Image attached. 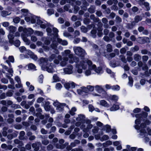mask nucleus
<instances>
[{"mask_svg": "<svg viewBox=\"0 0 151 151\" xmlns=\"http://www.w3.org/2000/svg\"><path fill=\"white\" fill-rule=\"evenodd\" d=\"M100 105L108 107L109 106V104L107 102L104 100H102L100 101Z\"/></svg>", "mask_w": 151, "mask_h": 151, "instance_id": "obj_36", "label": "nucleus"}, {"mask_svg": "<svg viewBox=\"0 0 151 151\" xmlns=\"http://www.w3.org/2000/svg\"><path fill=\"white\" fill-rule=\"evenodd\" d=\"M118 97L116 95H111L109 97L108 99L109 101H111L114 102H116L118 100Z\"/></svg>", "mask_w": 151, "mask_h": 151, "instance_id": "obj_18", "label": "nucleus"}, {"mask_svg": "<svg viewBox=\"0 0 151 151\" xmlns=\"http://www.w3.org/2000/svg\"><path fill=\"white\" fill-rule=\"evenodd\" d=\"M47 12L49 15H51L54 13L53 10L51 9H48L47 10Z\"/></svg>", "mask_w": 151, "mask_h": 151, "instance_id": "obj_61", "label": "nucleus"}, {"mask_svg": "<svg viewBox=\"0 0 151 151\" xmlns=\"http://www.w3.org/2000/svg\"><path fill=\"white\" fill-rule=\"evenodd\" d=\"M1 15L2 17H5L9 15V14L8 13V12L7 11H3L1 12Z\"/></svg>", "mask_w": 151, "mask_h": 151, "instance_id": "obj_58", "label": "nucleus"}, {"mask_svg": "<svg viewBox=\"0 0 151 151\" xmlns=\"http://www.w3.org/2000/svg\"><path fill=\"white\" fill-rule=\"evenodd\" d=\"M142 19V17L141 16L139 15H136L134 18V21H133L134 23L138 22L139 21H141Z\"/></svg>", "mask_w": 151, "mask_h": 151, "instance_id": "obj_24", "label": "nucleus"}, {"mask_svg": "<svg viewBox=\"0 0 151 151\" xmlns=\"http://www.w3.org/2000/svg\"><path fill=\"white\" fill-rule=\"evenodd\" d=\"M147 116V114L143 112L142 114H138L135 115V117L138 118L135 121V123L136 124L135 126V128L137 129H141L145 128L146 125L144 123H142L139 126L138 125L140 123L141 120L143 119V117L146 118Z\"/></svg>", "mask_w": 151, "mask_h": 151, "instance_id": "obj_2", "label": "nucleus"}, {"mask_svg": "<svg viewBox=\"0 0 151 151\" xmlns=\"http://www.w3.org/2000/svg\"><path fill=\"white\" fill-rule=\"evenodd\" d=\"M141 52L143 55L148 54L149 56H151V52L148 51V50L147 49H142L141 50Z\"/></svg>", "mask_w": 151, "mask_h": 151, "instance_id": "obj_26", "label": "nucleus"}, {"mask_svg": "<svg viewBox=\"0 0 151 151\" xmlns=\"http://www.w3.org/2000/svg\"><path fill=\"white\" fill-rule=\"evenodd\" d=\"M87 65H88L89 69L94 70L97 73L99 74L102 72V68L101 67L96 68V65L94 64L93 65L92 61L89 60H88L86 61H82L80 62V64H76V69L77 72L79 73H82L83 72L82 69H86L87 67Z\"/></svg>", "mask_w": 151, "mask_h": 151, "instance_id": "obj_1", "label": "nucleus"}, {"mask_svg": "<svg viewBox=\"0 0 151 151\" xmlns=\"http://www.w3.org/2000/svg\"><path fill=\"white\" fill-rule=\"evenodd\" d=\"M34 32L33 30L31 28H28V29L25 28L23 30V33L22 34H24L26 35V36L27 37L30 36Z\"/></svg>", "mask_w": 151, "mask_h": 151, "instance_id": "obj_9", "label": "nucleus"}, {"mask_svg": "<svg viewBox=\"0 0 151 151\" xmlns=\"http://www.w3.org/2000/svg\"><path fill=\"white\" fill-rule=\"evenodd\" d=\"M21 11L22 13L24 15H26L27 14L28 12V10L27 9H21Z\"/></svg>", "mask_w": 151, "mask_h": 151, "instance_id": "obj_64", "label": "nucleus"}, {"mask_svg": "<svg viewBox=\"0 0 151 151\" xmlns=\"http://www.w3.org/2000/svg\"><path fill=\"white\" fill-rule=\"evenodd\" d=\"M35 35L38 36H42L43 35V33L41 31H35L34 32Z\"/></svg>", "mask_w": 151, "mask_h": 151, "instance_id": "obj_48", "label": "nucleus"}, {"mask_svg": "<svg viewBox=\"0 0 151 151\" xmlns=\"http://www.w3.org/2000/svg\"><path fill=\"white\" fill-rule=\"evenodd\" d=\"M93 48L95 50L96 53L98 56H100L101 54L100 50L99 49L98 46L94 44L92 45Z\"/></svg>", "mask_w": 151, "mask_h": 151, "instance_id": "obj_17", "label": "nucleus"}, {"mask_svg": "<svg viewBox=\"0 0 151 151\" xmlns=\"http://www.w3.org/2000/svg\"><path fill=\"white\" fill-rule=\"evenodd\" d=\"M85 118V116L82 114H80L78 115V117H77L76 120L78 121H81L84 119Z\"/></svg>", "mask_w": 151, "mask_h": 151, "instance_id": "obj_40", "label": "nucleus"}, {"mask_svg": "<svg viewBox=\"0 0 151 151\" xmlns=\"http://www.w3.org/2000/svg\"><path fill=\"white\" fill-rule=\"evenodd\" d=\"M71 51L69 50H65L64 52H62V56L63 57H67L68 56V58L70 59L73 57V54H70Z\"/></svg>", "mask_w": 151, "mask_h": 151, "instance_id": "obj_6", "label": "nucleus"}, {"mask_svg": "<svg viewBox=\"0 0 151 151\" xmlns=\"http://www.w3.org/2000/svg\"><path fill=\"white\" fill-rule=\"evenodd\" d=\"M119 109V106L118 105L114 104L113 106L110 109L111 111H114L118 109Z\"/></svg>", "mask_w": 151, "mask_h": 151, "instance_id": "obj_41", "label": "nucleus"}, {"mask_svg": "<svg viewBox=\"0 0 151 151\" xmlns=\"http://www.w3.org/2000/svg\"><path fill=\"white\" fill-rule=\"evenodd\" d=\"M115 19L117 23H120L122 22V19L118 16H116L115 18Z\"/></svg>", "mask_w": 151, "mask_h": 151, "instance_id": "obj_51", "label": "nucleus"}, {"mask_svg": "<svg viewBox=\"0 0 151 151\" xmlns=\"http://www.w3.org/2000/svg\"><path fill=\"white\" fill-rule=\"evenodd\" d=\"M99 129L98 127L95 126L92 129V132L94 134H96L98 132Z\"/></svg>", "mask_w": 151, "mask_h": 151, "instance_id": "obj_49", "label": "nucleus"}, {"mask_svg": "<svg viewBox=\"0 0 151 151\" xmlns=\"http://www.w3.org/2000/svg\"><path fill=\"white\" fill-rule=\"evenodd\" d=\"M58 44L55 41H53L52 44L51 45V47L53 49H56L57 48Z\"/></svg>", "mask_w": 151, "mask_h": 151, "instance_id": "obj_42", "label": "nucleus"}, {"mask_svg": "<svg viewBox=\"0 0 151 151\" xmlns=\"http://www.w3.org/2000/svg\"><path fill=\"white\" fill-rule=\"evenodd\" d=\"M139 49V47L137 45L135 46L134 47L131 48V50L133 52L138 51Z\"/></svg>", "mask_w": 151, "mask_h": 151, "instance_id": "obj_56", "label": "nucleus"}, {"mask_svg": "<svg viewBox=\"0 0 151 151\" xmlns=\"http://www.w3.org/2000/svg\"><path fill=\"white\" fill-rule=\"evenodd\" d=\"M112 144V141L110 140H108L106 141L105 142L103 143L102 145L104 147H108V146L111 145Z\"/></svg>", "mask_w": 151, "mask_h": 151, "instance_id": "obj_37", "label": "nucleus"}, {"mask_svg": "<svg viewBox=\"0 0 151 151\" xmlns=\"http://www.w3.org/2000/svg\"><path fill=\"white\" fill-rule=\"evenodd\" d=\"M81 31L84 33H86L88 31L87 28L84 26H82L81 27Z\"/></svg>", "mask_w": 151, "mask_h": 151, "instance_id": "obj_60", "label": "nucleus"}, {"mask_svg": "<svg viewBox=\"0 0 151 151\" xmlns=\"http://www.w3.org/2000/svg\"><path fill=\"white\" fill-rule=\"evenodd\" d=\"M69 60L68 58V57H63L62 59L60 60V65L63 67L66 65L68 61Z\"/></svg>", "mask_w": 151, "mask_h": 151, "instance_id": "obj_16", "label": "nucleus"}, {"mask_svg": "<svg viewBox=\"0 0 151 151\" xmlns=\"http://www.w3.org/2000/svg\"><path fill=\"white\" fill-rule=\"evenodd\" d=\"M129 82L128 83L129 85L131 86L133 85V80L131 76L129 77Z\"/></svg>", "mask_w": 151, "mask_h": 151, "instance_id": "obj_54", "label": "nucleus"}, {"mask_svg": "<svg viewBox=\"0 0 151 151\" xmlns=\"http://www.w3.org/2000/svg\"><path fill=\"white\" fill-rule=\"evenodd\" d=\"M65 142L64 140L63 139H59V143H56L55 145V147L57 149H64L66 145L69 144L68 142H66L63 144Z\"/></svg>", "mask_w": 151, "mask_h": 151, "instance_id": "obj_5", "label": "nucleus"}, {"mask_svg": "<svg viewBox=\"0 0 151 151\" xmlns=\"http://www.w3.org/2000/svg\"><path fill=\"white\" fill-rule=\"evenodd\" d=\"M95 89L99 92H101L103 91V90L101 86L96 85L95 86Z\"/></svg>", "mask_w": 151, "mask_h": 151, "instance_id": "obj_44", "label": "nucleus"}, {"mask_svg": "<svg viewBox=\"0 0 151 151\" xmlns=\"http://www.w3.org/2000/svg\"><path fill=\"white\" fill-rule=\"evenodd\" d=\"M37 24L40 25V27L43 29L45 28L47 25L46 21H43L41 20L40 19L37 20Z\"/></svg>", "mask_w": 151, "mask_h": 151, "instance_id": "obj_11", "label": "nucleus"}, {"mask_svg": "<svg viewBox=\"0 0 151 151\" xmlns=\"http://www.w3.org/2000/svg\"><path fill=\"white\" fill-rule=\"evenodd\" d=\"M53 78L54 81L53 82H56L59 81V78L58 76L56 74L53 76Z\"/></svg>", "mask_w": 151, "mask_h": 151, "instance_id": "obj_53", "label": "nucleus"}, {"mask_svg": "<svg viewBox=\"0 0 151 151\" xmlns=\"http://www.w3.org/2000/svg\"><path fill=\"white\" fill-rule=\"evenodd\" d=\"M134 60L137 61H140L141 59V56L138 54H135L134 55Z\"/></svg>", "mask_w": 151, "mask_h": 151, "instance_id": "obj_30", "label": "nucleus"}, {"mask_svg": "<svg viewBox=\"0 0 151 151\" xmlns=\"http://www.w3.org/2000/svg\"><path fill=\"white\" fill-rule=\"evenodd\" d=\"M40 17H38L36 16H31L30 21L32 23H34L36 22V21L37 22V20L38 19H40Z\"/></svg>", "mask_w": 151, "mask_h": 151, "instance_id": "obj_29", "label": "nucleus"}, {"mask_svg": "<svg viewBox=\"0 0 151 151\" xmlns=\"http://www.w3.org/2000/svg\"><path fill=\"white\" fill-rule=\"evenodd\" d=\"M51 40L50 39L48 38H46L44 41V44L46 45H49L50 43Z\"/></svg>", "mask_w": 151, "mask_h": 151, "instance_id": "obj_52", "label": "nucleus"}, {"mask_svg": "<svg viewBox=\"0 0 151 151\" xmlns=\"http://www.w3.org/2000/svg\"><path fill=\"white\" fill-rule=\"evenodd\" d=\"M102 129L106 130V132H109L111 131L110 126L108 125H106L103 127Z\"/></svg>", "mask_w": 151, "mask_h": 151, "instance_id": "obj_38", "label": "nucleus"}, {"mask_svg": "<svg viewBox=\"0 0 151 151\" xmlns=\"http://www.w3.org/2000/svg\"><path fill=\"white\" fill-rule=\"evenodd\" d=\"M149 39L148 37H139L138 38L137 42L140 44H143L146 42V41H149Z\"/></svg>", "mask_w": 151, "mask_h": 151, "instance_id": "obj_13", "label": "nucleus"}, {"mask_svg": "<svg viewBox=\"0 0 151 151\" xmlns=\"http://www.w3.org/2000/svg\"><path fill=\"white\" fill-rule=\"evenodd\" d=\"M103 29L101 28H99L98 29V33L97 34L98 36L100 37H101L103 33L102 32V30Z\"/></svg>", "mask_w": 151, "mask_h": 151, "instance_id": "obj_55", "label": "nucleus"}, {"mask_svg": "<svg viewBox=\"0 0 151 151\" xmlns=\"http://www.w3.org/2000/svg\"><path fill=\"white\" fill-rule=\"evenodd\" d=\"M73 50L75 54L77 56L82 58H84L86 55L84 50L80 47H74Z\"/></svg>", "mask_w": 151, "mask_h": 151, "instance_id": "obj_3", "label": "nucleus"}, {"mask_svg": "<svg viewBox=\"0 0 151 151\" xmlns=\"http://www.w3.org/2000/svg\"><path fill=\"white\" fill-rule=\"evenodd\" d=\"M51 63L48 67L47 66L45 68L44 67V68L42 69L43 70H46L49 73H52L54 71V70L52 67Z\"/></svg>", "mask_w": 151, "mask_h": 151, "instance_id": "obj_20", "label": "nucleus"}, {"mask_svg": "<svg viewBox=\"0 0 151 151\" xmlns=\"http://www.w3.org/2000/svg\"><path fill=\"white\" fill-rule=\"evenodd\" d=\"M41 145L42 144L41 142H35L33 143L32 145V146L35 151H38Z\"/></svg>", "mask_w": 151, "mask_h": 151, "instance_id": "obj_7", "label": "nucleus"}, {"mask_svg": "<svg viewBox=\"0 0 151 151\" xmlns=\"http://www.w3.org/2000/svg\"><path fill=\"white\" fill-rule=\"evenodd\" d=\"M109 139L108 136L106 135H104L103 136V137L100 139V140L101 141H103L104 140H106L108 139Z\"/></svg>", "mask_w": 151, "mask_h": 151, "instance_id": "obj_59", "label": "nucleus"}, {"mask_svg": "<svg viewBox=\"0 0 151 151\" xmlns=\"http://www.w3.org/2000/svg\"><path fill=\"white\" fill-rule=\"evenodd\" d=\"M120 60L123 63H126L127 62L125 57L124 55H121L119 56Z\"/></svg>", "mask_w": 151, "mask_h": 151, "instance_id": "obj_45", "label": "nucleus"}, {"mask_svg": "<svg viewBox=\"0 0 151 151\" xmlns=\"http://www.w3.org/2000/svg\"><path fill=\"white\" fill-rule=\"evenodd\" d=\"M8 60H6V62L8 64L9 67L11 66V64L9 61L12 62H14V57L12 56H9L8 58Z\"/></svg>", "mask_w": 151, "mask_h": 151, "instance_id": "obj_23", "label": "nucleus"}, {"mask_svg": "<svg viewBox=\"0 0 151 151\" xmlns=\"http://www.w3.org/2000/svg\"><path fill=\"white\" fill-rule=\"evenodd\" d=\"M96 30L95 29H93L91 31V36L93 38H96Z\"/></svg>", "mask_w": 151, "mask_h": 151, "instance_id": "obj_43", "label": "nucleus"}, {"mask_svg": "<svg viewBox=\"0 0 151 151\" xmlns=\"http://www.w3.org/2000/svg\"><path fill=\"white\" fill-rule=\"evenodd\" d=\"M139 132H140L139 134L140 136L142 138H143L147 135L146 130L144 129H140Z\"/></svg>", "mask_w": 151, "mask_h": 151, "instance_id": "obj_19", "label": "nucleus"}, {"mask_svg": "<svg viewBox=\"0 0 151 151\" xmlns=\"http://www.w3.org/2000/svg\"><path fill=\"white\" fill-rule=\"evenodd\" d=\"M50 103L49 102H47L45 103L44 108L46 111H48L50 110L51 107L50 105H49Z\"/></svg>", "mask_w": 151, "mask_h": 151, "instance_id": "obj_35", "label": "nucleus"}, {"mask_svg": "<svg viewBox=\"0 0 151 151\" xmlns=\"http://www.w3.org/2000/svg\"><path fill=\"white\" fill-rule=\"evenodd\" d=\"M57 40L58 42L62 45H66L68 44V42L65 40H63L61 39L58 38H57Z\"/></svg>", "mask_w": 151, "mask_h": 151, "instance_id": "obj_21", "label": "nucleus"}, {"mask_svg": "<svg viewBox=\"0 0 151 151\" xmlns=\"http://www.w3.org/2000/svg\"><path fill=\"white\" fill-rule=\"evenodd\" d=\"M29 53H31L30 54H28V55H30V58L32 59L35 60H37V55H35L33 52H32L31 51H30L29 52Z\"/></svg>", "mask_w": 151, "mask_h": 151, "instance_id": "obj_32", "label": "nucleus"}, {"mask_svg": "<svg viewBox=\"0 0 151 151\" xmlns=\"http://www.w3.org/2000/svg\"><path fill=\"white\" fill-rule=\"evenodd\" d=\"M65 87L67 89L70 88H75V84L73 82L66 83L64 84Z\"/></svg>", "mask_w": 151, "mask_h": 151, "instance_id": "obj_12", "label": "nucleus"}, {"mask_svg": "<svg viewBox=\"0 0 151 151\" xmlns=\"http://www.w3.org/2000/svg\"><path fill=\"white\" fill-rule=\"evenodd\" d=\"M25 134V133L24 131L20 132L19 133V138L21 140H23L24 138V136Z\"/></svg>", "mask_w": 151, "mask_h": 151, "instance_id": "obj_46", "label": "nucleus"}, {"mask_svg": "<svg viewBox=\"0 0 151 151\" xmlns=\"http://www.w3.org/2000/svg\"><path fill=\"white\" fill-rule=\"evenodd\" d=\"M14 142L16 144L18 145V148H20V147L24 145V144L22 142L20 141L17 139H15L14 140Z\"/></svg>", "mask_w": 151, "mask_h": 151, "instance_id": "obj_22", "label": "nucleus"}, {"mask_svg": "<svg viewBox=\"0 0 151 151\" xmlns=\"http://www.w3.org/2000/svg\"><path fill=\"white\" fill-rule=\"evenodd\" d=\"M8 37L9 39V42L11 44H13L14 42V35L12 34H11L10 33L8 35Z\"/></svg>", "mask_w": 151, "mask_h": 151, "instance_id": "obj_27", "label": "nucleus"}, {"mask_svg": "<svg viewBox=\"0 0 151 151\" xmlns=\"http://www.w3.org/2000/svg\"><path fill=\"white\" fill-rule=\"evenodd\" d=\"M27 67L29 70H36V66L32 63H30L27 65Z\"/></svg>", "mask_w": 151, "mask_h": 151, "instance_id": "obj_34", "label": "nucleus"}, {"mask_svg": "<svg viewBox=\"0 0 151 151\" xmlns=\"http://www.w3.org/2000/svg\"><path fill=\"white\" fill-rule=\"evenodd\" d=\"M74 13L76 14L77 13L78 11L79 10L80 8L78 6L76 5H75L74 6Z\"/></svg>", "mask_w": 151, "mask_h": 151, "instance_id": "obj_63", "label": "nucleus"}, {"mask_svg": "<svg viewBox=\"0 0 151 151\" xmlns=\"http://www.w3.org/2000/svg\"><path fill=\"white\" fill-rule=\"evenodd\" d=\"M115 53L114 52H112L110 53L108 55L107 58L109 60L113 58L115 56Z\"/></svg>", "mask_w": 151, "mask_h": 151, "instance_id": "obj_50", "label": "nucleus"}, {"mask_svg": "<svg viewBox=\"0 0 151 151\" xmlns=\"http://www.w3.org/2000/svg\"><path fill=\"white\" fill-rule=\"evenodd\" d=\"M21 36L23 41L25 44L27 45H29L31 43L30 40L27 38L26 35L24 34H22Z\"/></svg>", "mask_w": 151, "mask_h": 151, "instance_id": "obj_15", "label": "nucleus"}, {"mask_svg": "<svg viewBox=\"0 0 151 151\" xmlns=\"http://www.w3.org/2000/svg\"><path fill=\"white\" fill-rule=\"evenodd\" d=\"M9 29L10 33H14L16 30V28L15 27L13 26H11L9 27Z\"/></svg>", "mask_w": 151, "mask_h": 151, "instance_id": "obj_39", "label": "nucleus"}, {"mask_svg": "<svg viewBox=\"0 0 151 151\" xmlns=\"http://www.w3.org/2000/svg\"><path fill=\"white\" fill-rule=\"evenodd\" d=\"M95 9L96 7L94 6L91 5L88 9V11L90 13L92 14L95 12Z\"/></svg>", "mask_w": 151, "mask_h": 151, "instance_id": "obj_28", "label": "nucleus"}, {"mask_svg": "<svg viewBox=\"0 0 151 151\" xmlns=\"http://www.w3.org/2000/svg\"><path fill=\"white\" fill-rule=\"evenodd\" d=\"M76 111V108L75 107H73L69 111V113L72 116L75 114V112Z\"/></svg>", "mask_w": 151, "mask_h": 151, "instance_id": "obj_47", "label": "nucleus"}, {"mask_svg": "<svg viewBox=\"0 0 151 151\" xmlns=\"http://www.w3.org/2000/svg\"><path fill=\"white\" fill-rule=\"evenodd\" d=\"M48 60L47 58H42L40 59V64L41 65L42 69L44 68V65L47 64Z\"/></svg>", "mask_w": 151, "mask_h": 151, "instance_id": "obj_14", "label": "nucleus"}, {"mask_svg": "<svg viewBox=\"0 0 151 151\" xmlns=\"http://www.w3.org/2000/svg\"><path fill=\"white\" fill-rule=\"evenodd\" d=\"M73 67L71 65H69L67 68H64V73L66 74H71L73 73Z\"/></svg>", "mask_w": 151, "mask_h": 151, "instance_id": "obj_8", "label": "nucleus"}, {"mask_svg": "<svg viewBox=\"0 0 151 151\" xmlns=\"http://www.w3.org/2000/svg\"><path fill=\"white\" fill-rule=\"evenodd\" d=\"M53 105L56 107V110L59 112L62 111L63 110L64 106L66 105L65 104L59 103L57 101L54 102Z\"/></svg>", "mask_w": 151, "mask_h": 151, "instance_id": "obj_4", "label": "nucleus"}, {"mask_svg": "<svg viewBox=\"0 0 151 151\" xmlns=\"http://www.w3.org/2000/svg\"><path fill=\"white\" fill-rule=\"evenodd\" d=\"M56 57V55L55 54H52L49 57V60L50 61H51Z\"/></svg>", "mask_w": 151, "mask_h": 151, "instance_id": "obj_62", "label": "nucleus"}, {"mask_svg": "<svg viewBox=\"0 0 151 151\" xmlns=\"http://www.w3.org/2000/svg\"><path fill=\"white\" fill-rule=\"evenodd\" d=\"M111 88L114 90H119L120 89V87L118 85L113 86H111Z\"/></svg>", "mask_w": 151, "mask_h": 151, "instance_id": "obj_57", "label": "nucleus"}, {"mask_svg": "<svg viewBox=\"0 0 151 151\" xmlns=\"http://www.w3.org/2000/svg\"><path fill=\"white\" fill-rule=\"evenodd\" d=\"M136 25L134 22H132L131 23H127L126 26V27L128 29H132L133 27Z\"/></svg>", "mask_w": 151, "mask_h": 151, "instance_id": "obj_25", "label": "nucleus"}, {"mask_svg": "<svg viewBox=\"0 0 151 151\" xmlns=\"http://www.w3.org/2000/svg\"><path fill=\"white\" fill-rule=\"evenodd\" d=\"M118 2L117 0H109L107 1V3L109 5H111L113 4L116 5Z\"/></svg>", "mask_w": 151, "mask_h": 151, "instance_id": "obj_31", "label": "nucleus"}, {"mask_svg": "<svg viewBox=\"0 0 151 151\" xmlns=\"http://www.w3.org/2000/svg\"><path fill=\"white\" fill-rule=\"evenodd\" d=\"M106 48L108 52H111L113 50L112 46L110 44H108L106 47Z\"/></svg>", "mask_w": 151, "mask_h": 151, "instance_id": "obj_33", "label": "nucleus"}, {"mask_svg": "<svg viewBox=\"0 0 151 151\" xmlns=\"http://www.w3.org/2000/svg\"><path fill=\"white\" fill-rule=\"evenodd\" d=\"M88 60H82V61H81L79 63H78V62L79 61V58L77 57H74L73 55V57L72 58H70L69 59V62L71 64H72L74 62H75L76 63H77L76 64V65L77 64H80V62L82 61L83 60L84 61H86Z\"/></svg>", "mask_w": 151, "mask_h": 151, "instance_id": "obj_10", "label": "nucleus"}]
</instances>
